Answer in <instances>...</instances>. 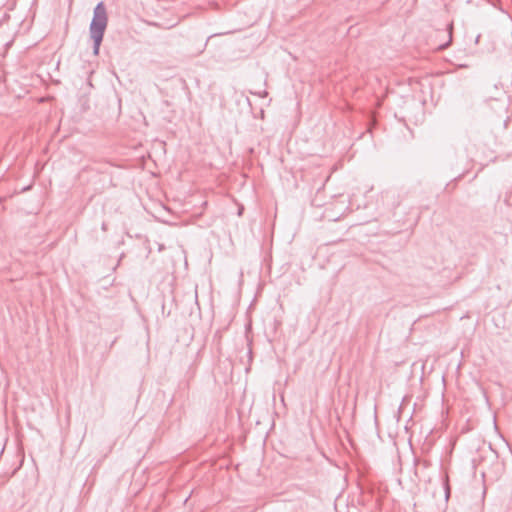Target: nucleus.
I'll return each instance as SVG.
<instances>
[{"label":"nucleus","instance_id":"obj_4","mask_svg":"<svg viewBox=\"0 0 512 512\" xmlns=\"http://www.w3.org/2000/svg\"><path fill=\"white\" fill-rule=\"evenodd\" d=\"M101 228H102L103 231H106L107 230V224L105 222H103Z\"/></svg>","mask_w":512,"mask_h":512},{"label":"nucleus","instance_id":"obj_1","mask_svg":"<svg viewBox=\"0 0 512 512\" xmlns=\"http://www.w3.org/2000/svg\"><path fill=\"white\" fill-rule=\"evenodd\" d=\"M108 16L103 2H99L93 11V18L90 23L89 33L93 40V53L98 55L100 45L107 27Z\"/></svg>","mask_w":512,"mask_h":512},{"label":"nucleus","instance_id":"obj_2","mask_svg":"<svg viewBox=\"0 0 512 512\" xmlns=\"http://www.w3.org/2000/svg\"><path fill=\"white\" fill-rule=\"evenodd\" d=\"M452 29H453V24H449L447 26V35H448V41L444 44H441L439 46V49H446L452 42Z\"/></svg>","mask_w":512,"mask_h":512},{"label":"nucleus","instance_id":"obj_3","mask_svg":"<svg viewBox=\"0 0 512 512\" xmlns=\"http://www.w3.org/2000/svg\"><path fill=\"white\" fill-rule=\"evenodd\" d=\"M445 495H446V498H448L450 495V487L447 482L445 483Z\"/></svg>","mask_w":512,"mask_h":512}]
</instances>
